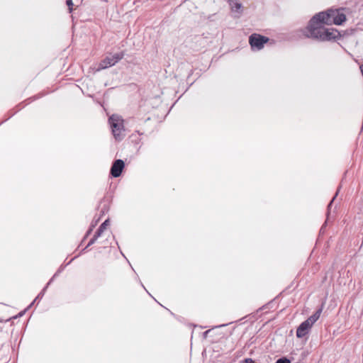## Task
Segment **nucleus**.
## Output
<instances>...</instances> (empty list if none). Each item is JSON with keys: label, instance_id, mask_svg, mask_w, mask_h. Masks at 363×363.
<instances>
[{"label": "nucleus", "instance_id": "7ed1b4c3", "mask_svg": "<svg viewBox=\"0 0 363 363\" xmlns=\"http://www.w3.org/2000/svg\"><path fill=\"white\" fill-rule=\"evenodd\" d=\"M321 313V310L317 311L314 314L310 316L306 320L303 322L297 328L296 336L299 338L304 337L309 332L313 325L318 320Z\"/></svg>", "mask_w": 363, "mask_h": 363}, {"label": "nucleus", "instance_id": "9d476101", "mask_svg": "<svg viewBox=\"0 0 363 363\" xmlns=\"http://www.w3.org/2000/svg\"><path fill=\"white\" fill-rule=\"evenodd\" d=\"M98 238H99V237H96V234L94 235V236L93 237V238H91V239L90 240V241L89 242V243H88V245H87L86 247H89V246H90V245H93V244L95 242V241L96 240V239H97Z\"/></svg>", "mask_w": 363, "mask_h": 363}, {"label": "nucleus", "instance_id": "1a4fd4ad", "mask_svg": "<svg viewBox=\"0 0 363 363\" xmlns=\"http://www.w3.org/2000/svg\"><path fill=\"white\" fill-rule=\"evenodd\" d=\"M275 363H291L290 360L286 357L279 359Z\"/></svg>", "mask_w": 363, "mask_h": 363}, {"label": "nucleus", "instance_id": "20e7f679", "mask_svg": "<svg viewBox=\"0 0 363 363\" xmlns=\"http://www.w3.org/2000/svg\"><path fill=\"white\" fill-rule=\"evenodd\" d=\"M123 57V54L122 52H118L114 55H108L99 63V68H97V70L99 71L111 67L116 64Z\"/></svg>", "mask_w": 363, "mask_h": 363}, {"label": "nucleus", "instance_id": "f257e3e1", "mask_svg": "<svg viewBox=\"0 0 363 363\" xmlns=\"http://www.w3.org/2000/svg\"><path fill=\"white\" fill-rule=\"evenodd\" d=\"M346 20L345 15L340 9H329L315 15L309 22L306 35L319 40H331L340 36L334 28H326L324 25H340Z\"/></svg>", "mask_w": 363, "mask_h": 363}, {"label": "nucleus", "instance_id": "423d86ee", "mask_svg": "<svg viewBox=\"0 0 363 363\" xmlns=\"http://www.w3.org/2000/svg\"><path fill=\"white\" fill-rule=\"evenodd\" d=\"M124 167V162L121 160H116L111 168V174L114 177H118L121 175L122 170Z\"/></svg>", "mask_w": 363, "mask_h": 363}, {"label": "nucleus", "instance_id": "6e6552de", "mask_svg": "<svg viewBox=\"0 0 363 363\" xmlns=\"http://www.w3.org/2000/svg\"><path fill=\"white\" fill-rule=\"evenodd\" d=\"M107 228L105 227L104 225H101L98 230L96 231V237H100L103 232Z\"/></svg>", "mask_w": 363, "mask_h": 363}, {"label": "nucleus", "instance_id": "39448f33", "mask_svg": "<svg viewBox=\"0 0 363 363\" xmlns=\"http://www.w3.org/2000/svg\"><path fill=\"white\" fill-rule=\"evenodd\" d=\"M268 40V38L255 33L250 37L249 43L253 50H259Z\"/></svg>", "mask_w": 363, "mask_h": 363}, {"label": "nucleus", "instance_id": "4468645a", "mask_svg": "<svg viewBox=\"0 0 363 363\" xmlns=\"http://www.w3.org/2000/svg\"><path fill=\"white\" fill-rule=\"evenodd\" d=\"M334 199H335V197L332 199V201H330V203L328 204V210L330 208V207H331V206H332V203H333V200H334Z\"/></svg>", "mask_w": 363, "mask_h": 363}, {"label": "nucleus", "instance_id": "9b49d317", "mask_svg": "<svg viewBox=\"0 0 363 363\" xmlns=\"http://www.w3.org/2000/svg\"><path fill=\"white\" fill-rule=\"evenodd\" d=\"M66 2H67V5L69 6V13H71L72 11V6H73L72 0H66Z\"/></svg>", "mask_w": 363, "mask_h": 363}, {"label": "nucleus", "instance_id": "0eeeda50", "mask_svg": "<svg viewBox=\"0 0 363 363\" xmlns=\"http://www.w3.org/2000/svg\"><path fill=\"white\" fill-rule=\"evenodd\" d=\"M230 6H231V9L232 11L234 12V13H237L238 16L240 15L241 13V4L236 1H233L231 3H230Z\"/></svg>", "mask_w": 363, "mask_h": 363}, {"label": "nucleus", "instance_id": "ddd939ff", "mask_svg": "<svg viewBox=\"0 0 363 363\" xmlns=\"http://www.w3.org/2000/svg\"><path fill=\"white\" fill-rule=\"evenodd\" d=\"M244 363H254V362L251 359H246Z\"/></svg>", "mask_w": 363, "mask_h": 363}, {"label": "nucleus", "instance_id": "f8f14e48", "mask_svg": "<svg viewBox=\"0 0 363 363\" xmlns=\"http://www.w3.org/2000/svg\"><path fill=\"white\" fill-rule=\"evenodd\" d=\"M102 225H104L105 227H108L109 225V220L108 219H106L103 223Z\"/></svg>", "mask_w": 363, "mask_h": 363}, {"label": "nucleus", "instance_id": "f03ea898", "mask_svg": "<svg viewBox=\"0 0 363 363\" xmlns=\"http://www.w3.org/2000/svg\"><path fill=\"white\" fill-rule=\"evenodd\" d=\"M112 134L116 140H121L125 136L123 119L121 116L113 114L108 118Z\"/></svg>", "mask_w": 363, "mask_h": 363}]
</instances>
